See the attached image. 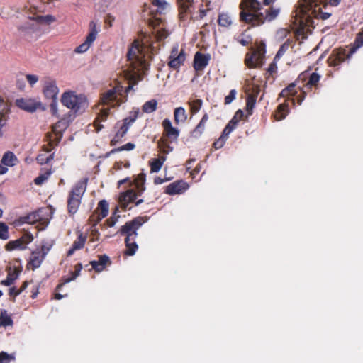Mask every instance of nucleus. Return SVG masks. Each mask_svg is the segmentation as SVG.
<instances>
[{"mask_svg": "<svg viewBox=\"0 0 363 363\" xmlns=\"http://www.w3.org/2000/svg\"><path fill=\"white\" fill-rule=\"evenodd\" d=\"M191 111L192 113H196L202 106V101L201 99H196L189 102Z\"/></svg>", "mask_w": 363, "mask_h": 363, "instance_id": "nucleus-42", "label": "nucleus"}, {"mask_svg": "<svg viewBox=\"0 0 363 363\" xmlns=\"http://www.w3.org/2000/svg\"><path fill=\"white\" fill-rule=\"evenodd\" d=\"M42 82V91L45 97L55 101L59 94V89L57 86L56 80L50 77H45Z\"/></svg>", "mask_w": 363, "mask_h": 363, "instance_id": "nucleus-10", "label": "nucleus"}, {"mask_svg": "<svg viewBox=\"0 0 363 363\" xmlns=\"http://www.w3.org/2000/svg\"><path fill=\"white\" fill-rule=\"evenodd\" d=\"M137 111L130 113V116L123 121H118L115 125L116 133L111 140V143L116 145L121 141L122 138L127 133L130 126L133 123L138 117Z\"/></svg>", "mask_w": 363, "mask_h": 363, "instance_id": "nucleus-7", "label": "nucleus"}, {"mask_svg": "<svg viewBox=\"0 0 363 363\" xmlns=\"http://www.w3.org/2000/svg\"><path fill=\"white\" fill-rule=\"evenodd\" d=\"M109 261V258L106 255H102L99 257L98 260H94L91 262V265L93 269H94L96 272H101L106 267V264Z\"/></svg>", "mask_w": 363, "mask_h": 363, "instance_id": "nucleus-26", "label": "nucleus"}, {"mask_svg": "<svg viewBox=\"0 0 363 363\" xmlns=\"http://www.w3.org/2000/svg\"><path fill=\"white\" fill-rule=\"evenodd\" d=\"M109 113V108H103L101 110L100 114L99 115V116L96 118L94 123V125L97 132L100 131L104 128V125H101V123L104 122L107 120Z\"/></svg>", "mask_w": 363, "mask_h": 363, "instance_id": "nucleus-24", "label": "nucleus"}, {"mask_svg": "<svg viewBox=\"0 0 363 363\" xmlns=\"http://www.w3.org/2000/svg\"><path fill=\"white\" fill-rule=\"evenodd\" d=\"M91 235L93 236V238L94 239L98 240L99 239V232L96 229H93L91 230Z\"/></svg>", "mask_w": 363, "mask_h": 363, "instance_id": "nucleus-62", "label": "nucleus"}, {"mask_svg": "<svg viewBox=\"0 0 363 363\" xmlns=\"http://www.w3.org/2000/svg\"><path fill=\"white\" fill-rule=\"evenodd\" d=\"M206 125L199 122L195 129L191 132V135L194 138L199 137L204 131Z\"/></svg>", "mask_w": 363, "mask_h": 363, "instance_id": "nucleus-44", "label": "nucleus"}, {"mask_svg": "<svg viewBox=\"0 0 363 363\" xmlns=\"http://www.w3.org/2000/svg\"><path fill=\"white\" fill-rule=\"evenodd\" d=\"M153 48L147 37L143 40L142 43L138 40L133 41L127 54L129 64L123 71L125 78L133 84L141 80L145 72L149 68V64L145 59L146 49L153 50Z\"/></svg>", "mask_w": 363, "mask_h": 363, "instance_id": "nucleus-1", "label": "nucleus"}, {"mask_svg": "<svg viewBox=\"0 0 363 363\" xmlns=\"http://www.w3.org/2000/svg\"><path fill=\"white\" fill-rule=\"evenodd\" d=\"M166 159H167V157L165 156H161L159 158L152 159V160H150L149 164L150 166L151 172H158L161 169Z\"/></svg>", "mask_w": 363, "mask_h": 363, "instance_id": "nucleus-29", "label": "nucleus"}, {"mask_svg": "<svg viewBox=\"0 0 363 363\" xmlns=\"http://www.w3.org/2000/svg\"><path fill=\"white\" fill-rule=\"evenodd\" d=\"M45 257L42 255L40 252H33L30 257V261L28 264V268L32 270H35L38 268L41 265Z\"/></svg>", "mask_w": 363, "mask_h": 363, "instance_id": "nucleus-20", "label": "nucleus"}, {"mask_svg": "<svg viewBox=\"0 0 363 363\" xmlns=\"http://www.w3.org/2000/svg\"><path fill=\"white\" fill-rule=\"evenodd\" d=\"M155 33V38L157 40L160 41L166 38L169 35V32L166 30L164 24L159 18H155L151 22Z\"/></svg>", "mask_w": 363, "mask_h": 363, "instance_id": "nucleus-17", "label": "nucleus"}, {"mask_svg": "<svg viewBox=\"0 0 363 363\" xmlns=\"http://www.w3.org/2000/svg\"><path fill=\"white\" fill-rule=\"evenodd\" d=\"M8 238V227L5 223L0 222V239L6 240Z\"/></svg>", "mask_w": 363, "mask_h": 363, "instance_id": "nucleus-49", "label": "nucleus"}, {"mask_svg": "<svg viewBox=\"0 0 363 363\" xmlns=\"http://www.w3.org/2000/svg\"><path fill=\"white\" fill-rule=\"evenodd\" d=\"M259 92V89L258 86H256L255 88H253L252 92L248 94L246 104V110L248 112V115L252 114V109L254 108V106L255 105L256 99Z\"/></svg>", "mask_w": 363, "mask_h": 363, "instance_id": "nucleus-22", "label": "nucleus"}, {"mask_svg": "<svg viewBox=\"0 0 363 363\" xmlns=\"http://www.w3.org/2000/svg\"><path fill=\"white\" fill-rule=\"evenodd\" d=\"M174 122L177 124L184 123L187 119V113L183 107H178L174 111Z\"/></svg>", "mask_w": 363, "mask_h": 363, "instance_id": "nucleus-27", "label": "nucleus"}, {"mask_svg": "<svg viewBox=\"0 0 363 363\" xmlns=\"http://www.w3.org/2000/svg\"><path fill=\"white\" fill-rule=\"evenodd\" d=\"M120 218L119 215H116V212H115L113 216H111L108 219L106 220V223L102 225V229L104 230H106L107 228L113 227L116 223L118 222V218Z\"/></svg>", "mask_w": 363, "mask_h": 363, "instance_id": "nucleus-40", "label": "nucleus"}, {"mask_svg": "<svg viewBox=\"0 0 363 363\" xmlns=\"http://www.w3.org/2000/svg\"><path fill=\"white\" fill-rule=\"evenodd\" d=\"M218 24L223 27L230 26L232 24V17L226 13H220L218 16Z\"/></svg>", "mask_w": 363, "mask_h": 363, "instance_id": "nucleus-35", "label": "nucleus"}, {"mask_svg": "<svg viewBox=\"0 0 363 363\" xmlns=\"http://www.w3.org/2000/svg\"><path fill=\"white\" fill-rule=\"evenodd\" d=\"M189 188L187 183L178 181L169 184L165 189V193L169 195L182 194Z\"/></svg>", "mask_w": 363, "mask_h": 363, "instance_id": "nucleus-18", "label": "nucleus"}, {"mask_svg": "<svg viewBox=\"0 0 363 363\" xmlns=\"http://www.w3.org/2000/svg\"><path fill=\"white\" fill-rule=\"evenodd\" d=\"M33 240V237L31 234H24L19 239L9 241L5 246L7 251H12L15 250H23L27 247V245Z\"/></svg>", "mask_w": 363, "mask_h": 363, "instance_id": "nucleus-13", "label": "nucleus"}, {"mask_svg": "<svg viewBox=\"0 0 363 363\" xmlns=\"http://www.w3.org/2000/svg\"><path fill=\"white\" fill-rule=\"evenodd\" d=\"M33 17L40 28L42 25L48 26L56 21V18L50 14L45 16L34 15Z\"/></svg>", "mask_w": 363, "mask_h": 363, "instance_id": "nucleus-25", "label": "nucleus"}, {"mask_svg": "<svg viewBox=\"0 0 363 363\" xmlns=\"http://www.w3.org/2000/svg\"><path fill=\"white\" fill-rule=\"evenodd\" d=\"M61 103L74 113H82L88 108L87 97L83 94H77L74 91L64 92L61 96Z\"/></svg>", "mask_w": 363, "mask_h": 363, "instance_id": "nucleus-4", "label": "nucleus"}, {"mask_svg": "<svg viewBox=\"0 0 363 363\" xmlns=\"http://www.w3.org/2000/svg\"><path fill=\"white\" fill-rule=\"evenodd\" d=\"M101 104L110 106L112 108L120 106L121 101L118 96V89L113 88L101 94Z\"/></svg>", "mask_w": 363, "mask_h": 363, "instance_id": "nucleus-14", "label": "nucleus"}, {"mask_svg": "<svg viewBox=\"0 0 363 363\" xmlns=\"http://www.w3.org/2000/svg\"><path fill=\"white\" fill-rule=\"evenodd\" d=\"M51 159L52 155L48 156L46 154H40L36 158L38 162L40 164L48 163Z\"/></svg>", "mask_w": 363, "mask_h": 363, "instance_id": "nucleus-52", "label": "nucleus"}, {"mask_svg": "<svg viewBox=\"0 0 363 363\" xmlns=\"http://www.w3.org/2000/svg\"><path fill=\"white\" fill-rule=\"evenodd\" d=\"M326 6H321L318 0H300L294 16V23L301 28L313 24V18L328 19L331 13L324 11Z\"/></svg>", "mask_w": 363, "mask_h": 363, "instance_id": "nucleus-3", "label": "nucleus"}, {"mask_svg": "<svg viewBox=\"0 0 363 363\" xmlns=\"http://www.w3.org/2000/svg\"><path fill=\"white\" fill-rule=\"evenodd\" d=\"M226 138H227V137L225 135H224L223 134H222V135L220 137V138L213 143V147L216 149H219V148L222 147L225 143Z\"/></svg>", "mask_w": 363, "mask_h": 363, "instance_id": "nucleus-54", "label": "nucleus"}, {"mask_svg": "<svg viewBox=\"0 0 363 363\" xmlns=\"http://www.w3.org/2000/svg\"><path fill=\"white\" fill-rule=\"evenodd\" d=\"M185 60L184 51L183 50L179 51L178 45H176L171 50L168 65L174 69H178L184 64Z\"/></svg>", "mask_w": 363, "mask_h": 363, "instance_id": "nucleus-12", "label": "nucleus"}, {"mask_svg": "<svg viewBox=\"0 0 363 363\" xmlns=\"http://www.w3.org/2000/svg\"><path fill=\"white\" fill-rule=\"evenodd\" d=\"M52 247V244H49V243H43L42 245H41V249L39 252H41L42 255H43L45 257L46 256V255L48 253V252L50 251V248Z\"/></svg>", "mask_w": 363, "mask_h": 363, "instance_id": "nucleus-56", "label": "nucleus"}, {"mask_svg": "<svg viewBox=\"0 0 363 363\" xmlns=\"http://www.w3.org/2000/svg\"><path fill=\"white\" fill-rule=\"evenodd\" d=\"M15 359V357L12 354H9L5 352H0V363H10L11 361Z\"/></svg>", "mask_w": 363, "mask_h": 363, "instance_id": "nucleus-46", "label": "nucleus"}, {"mask_svg": "<svg viewBox=\"0 0 363 363\" xmlns=\"http://www.w3.org/2000/svg\"><path fill=\"white\" fill-rule=\"evenodd\" d=\"M74 114L69 113L53 125L52 131L56 136V139L58 140H60L62 132L67 129L69 124L74 119Z\"/></svg>", "mask_w": 363, "mask_h": 363, "instance_id": "nucleus-15", "label": "nucleus"}, {"mask_svg": "<svg viewBox=\"0 0 363 363\" xmlns=\"http://www.w3.org/2000/svg\"><path fill=\"white\" fill-rule=\"evenodd\" d=\"M285 52V46L283 45L280 49L278 51L277 55H276V57H280L281 55H282L284 54V52Z\"/></svg>", "mask_w": 363, "mask_h": 363, "instance_id": "nucleus-63", "label": "nucleus"}, {"mask_svg": "<svg viewBox=\"0 0 363 363\" xmlns=\"http://www.w3.org/2000/svg\"><path fill=\"white\" fill-rule=\"evenodd\" d=\"M135 148V144L132 143H128L121 147H120L118 148V150L119 151H123V150H126V151H130V150H132Z\"/></svg>", "mask_w": 363, "mask_h": 363, "instance_id": "nucleus-58", "label": "nucleus"}, {"mask_svg": "<svg viewBox=\"0 0 363 363\" xmlns=\"http://www.w3.org/2000/svg\"><path fill=\"white\" fill-rule=\"evenodd\" d=\"M263 54L259 50H253L252 52L247 54L245 60V65L250 67H257L262 63Z\"/></svg>", "mask_w": 363, "mask_h": 363, "instance_id": "nucleus-16", "label": "nucleus"}, {"mask_svg": "<svg viewBox=\"0 0 363 363\" xmlns=\"http://www.w3.org/2000/svg\"><path fill=\"white\" fill-rule=\"evenodd\" d=\"M158 146L160 147V151L164 154H168L173 150V148L170 147L169 144H167L165 141L163 140L160 141L158 143Z\"/></svg>", "mask_w": 363, "mask_h": 363, "instance_id": "nucleus-47", "label": "nucleus"}, {"mask_svg": "<svg viewBox=\"0 0 363 363\" xmlns=\"http://www.w3.org/2000/svg\"><path fill=\"white\" fill-rule=\"evenodd\" d=\"M288 113V105L286 104H281L278 106L277 111L274 114V117L276 120L281 121L286 117Z\"/></svg>", "mask_w": 363, "mask_h": 363, "instance_id": "nucleus-34", "label": "nucleus"}, {"mask_svg": "<svg viewBox=\"0 0 363 363\" xmlns=\"http://www.w3.org/2000/svg\"><path fill=\"white\" fill-rule=\"evenodd\" d=\"M23 223L28 224H34L40 219L38 212H33L23 217Z\"/></svg>", "mask_w": 363, "mask_h": 363, "instance_id": "nucleus-38", "label": "nucleus"}, {"mask_svg": "<svg viewBox=\"0 0 363 363\" xmlns=\"http://www.w3.org/2000/svg\"><path fill=\"white\" fill-rule=\"evenodd\" d=\"M26 78L30 86H33L39 80L38 77L35 74H28L26 76Z\"/></svg>", "mask_w": 363, "mask_h": 363, "instance_id": "nucleus-53", "label": "nucleus"}, {"mask_svg": "<svg viewBox=\"0 0 363 363\" xmlns=\"http://www.w3.org/2000/svg\"><path fill=\"white\" fill-rule=\"evenodd\" d=\"M21 293V290H17L15 287H12L9 289V295L12 296H16Z\"/></svg>", "mask_w": 363, "mask_h": 363, "instance_id": "nucleus-61", "label": "nucleus"}, {"mask_svg": "<svg viewBox=\"0 0 363 363\" xmlns=\"http://www.w3.org/2000/svg\"><path fill=\"white\" fill-rule=\"evenodd\" d=\"M320 79V76L316 72H313L311 74L309 80L306 84V88H309L313 86H316Z\"/></svg>", "mask_w": 363, "mask_h": 363, "instance_id": "nucleus-41", "label": "nucleus"}, {"mask_svg": "<svg viewBox=\"0 0 363 363\" xmlns=\"http://www.w3.org/2000/svg\"><path fill=\"white\" fill-rule=\"evenodd\" d=\"M85 242L86 238L81 234L78 239L74 242L72 248H70L67 252L68 256L72 255L75 250L82 249L84 247Z\"/></svg>", "mask_w": 363, "mask_h": 363, "instance_id": "nucleus-33", "label": "nucleus"}, {"mask_svg": "<svg viewBox=\"0 0 363 363\" xmlns=\"http://www.w3.org/2000/svg\"><path fill=\"white\" fill-rule=\"evenodd\" d=\"M80 269H81V267H80L79 269H77V270H76V272H75V273H74V274L71 278L67 279L65 280V281L63 283V284H65V283H68V282H69V281H71L74 280V279H75V278L79 275V272H80ZM62 285V284H60V285L58 286V287H60Z\"/></svg>", "mask_w": 363, "mask_h": 363, "instance_id": "nucleus-60", "label": "nucleus"}, {"mask_svg": "<svg viewBox=\"0 0 363 363\" xmlns=\"http://www.w3.org/2000/svg\"><path fill=\"white\" fill-rule=\"evenodd\" d=\"M236 125H237L235 123L234 121L230 120L223 130V134L228 137V135L235 128Z\"/></svg>", "mask_w": 363, "mask_h": 363, "instance_id": "nucleus-50", "label": "nucleus"}, {"mask_svg": "<svg viewBox=\"0 0 363 363\" xmlns=\"http://www.w3.org/2000/svg\"><path fill=\"white\" fill-rule=\"evenodd\" d=\"M18 159L16 155L11 152H6L3 155L1 162L3 164L9 167H13L16 164Z\"/></svg>", "mask_w": 363, "mask_h": 363, "instance_id": "nucleus-31", "label": "nucleus"}, {"mask_svg": "<svg viewBox=\"0 0 363 363\" xmlns=\"http://www.w3.org/2000/svg\"><path fill=\"white\" fill-rule=\"evenodd\" d=\"M340 1V0H328L329 4L334 6L338 5Z\"/></svg>", "mask_w": 363, "mask_h": 363, "instance_id": "nucleus-64", "label": "nucleus"}, {"mask_svg": "<svg viewBox=\"0 0 363 363\" xmlns=\"http://www.w3.org/2000/svg\"><path fill=\"white\" fill-rule=\"evenodd\" d=\"M136 194L133 190H128L126 192L121 194L119 202L121 206L125 208L128 204L136 199Z\"/></svg>", "mask_w": 363, "mask_h": 363, "instance_id": "nucleus-23", "label": "nucleus"}, {"mask_svg": "<svg viewBox=\"0 0 363 363\" xmlns=\"http://www.w3.org/2000/svg\"><path fill=\"white\" fill-rule=\"evenodd\" d=\"M180 9V15L183 18L184 13L188 12L192 4L193 0H177Z\"/></svg>", "mask_w": 363, "mask_h": 363, "instance_id": "nucleus-37", "label": "nucleus"}, {"mask_svg": "<svg viewBox=\"0 0 363 363\" xmlns=\"http://www.w3.org/2000/svg\"><path fill=\"white\" fill-rule=\"evenodd\" d=\"M20 271L15 268L12 272H9L6 279L2 280L1 284L4 286H11L18 279Z\"/></svg>", "mask_w": 363, "mask_h": 363, "instance_id": "nucleus-32", "label": "nucleus"}, {"mask_svg": "<svg viewBox=\"0 0 363 363\" xmlns=\"http://www.w3.org/2000/svg\"><path fill=\"white\" fill-rule=\"evenodd\" d=\"M86 189V180L79 181L72 189L68 198V211L71 214L77 212L81 200Z\"/></svg>", "mask_w": 363, "mask_h": 363, "instance_id": "nucleus-6", "label": "nucleus"}, {"mask_svg": "<svg viewBox=\"0 0 363 363\" xmlns=\"http://www.w3.org/2000/svg\"><path fill=\"white\" fill-rule=\"evenodd\" d=\"M0 324L3 326H9L13 324V321L6 313H1L0 315Z\"/></svg>", "mask_w": 363, "mask_h": 363, "instance_id": "nucleus-45", "label": "nucleus"}, {"mask_svg": "<svg viewBox=\"0 0 363 363\" xmlns=\"http://www.w3.org/2000/svg\"><path fill=\"white\" fill-rule=\"evenodd\" d=\"M355 45L356 48H354L351 50L352 54L355 52L357 48H359L360 46H363V32L359 33L357 36Z\"/></svg>", "mask_w": 363, "mask_h": 363, "instance_id": "nucleus-51", "label": "nucleus"}, {"mask_svg": "<svg viewBox=\"0 0 363 363\" xmlns=\"http://www.w3.org/2000/svg\"><path fill=\"white\" fill-rule=\"evenodd\" d=\"M16 103L18 107L28 112L32 113L38 109L45 110V107L42 102L36 99H17Z\"/></svg>", "mask_w": 363, "mask_h": 363, "instance_id": "nucleus-11", "label": "nucleus"}, {"mask_svg": "<svg viewBox=\"0 0 363 363\" xmlns=\"http://www.w3.org/2000/svg\"><path fill=\"white\" fill-rule=\"evenodd\" d=\"M100 31V26L96 21H91L89 25V33L85 38L84 41L77 46L74 52L78 54H82L88 51L97 38Z\"/></svg>", "mask_w": 363, "mask_h": 363, "instance_id": "nucleus-8", "label": "nucleus"}, {"mask_svg": "<svg viewBox=\"0 0 363 363\" xmlns=\"http://www.w3.org/2000/svg\"><path fill=\"white\" fill-rule=\"evenodd\" d=\"M97 213H98V220L103 219L106 217L108 213V203L105 200H101L99 201L98 208H97Z\"/></svg>", "mask_w": 363, "mask_h": 363, "instance_id": "nucleus-30", "label": "nucleus"}, {"mask_svg": "<svg viewBox=\"0 0 363 363\" xmlns=\"http://www.w3.org/2000/svg\"><path fill=\"white\" fill-rule=\"evenodd\" d=\"M152 6L160 13H164L170 9V4L165 0H152Z\"/></svg>", "mask_w": 363, "mask_h": 363, "instance_id": "nucleus-28", "label": "nucleus"}, {"mask_svg": "<svg viewBox=\"0 0 363 363\" xmlns=\"http://www.w3.org/2000/svg\"><path fill=\"white\" fill-rule=\"evenodd\" d=\"M236 94H237V91L235 89H232L230 91V94L225 96V104H230L235 99Z\"/></svg>", "mask_w": 363, "mask_h": 363, "instance_id": "nucleus-55", "label": "nucleus"}, {"mask_svg": "<svg viewBox=\"0 0 363 363\" xmlns=\"http://www.w3.org/2000/svg\"><path fill=\"white\" fill-rule=\"evenodd\" d=\"M211 59L209 54L203 55L201 52H196L194 60V67L196 71H202L208 64Z\"/></svg>", "mask_w": 363, "mask_h": 363, "instance_id": "nucleus-19", "label": "nucleus"}, {"mask_svg": "<svg viewBox=\"0 0 363 363\" xmlns=\"http://www.w3.org/2000/svg\"><path fill=\"white\" fill-rule=\"evenodd\" d=\"M21 36L27 40L36 39L40 34V28L33 16H29L28 21L18 27Z\"/></svg>", "mask_w": 363, "mask_h": 363, "instance_id": "nucleus-9", "label": "nucleus"}, {"mask_svg": "<svg viewBox=\"0 0 363 363\" xmlns=\"http://www.w3.org/2000/svg\"><path fill=\"white\" fill-rule=\"evenodd\" d=\"M243 116V112L241 110H238L233 118L231 119L232 121H234L235 123L237 125L238 123L242 119Z\"/></svg>", "mask_w": 363, "mask_h": 363, "instance_id": "nucleus-57", "label": "nucleus"}, {"mask_svg": "<svg viewBox=\"0 0 363 363\" xmlns=\"http://www.w3.org/2000/svg\"><path fill=\"white\" fill-rule=\"evenodd\" d=\"M115 21V18L114 16L110 15V14H108L106 16V18H105V23L109 26V27H111L113 26V23Z\"/></svg>", "mask_w": 363, "mask_h": 363, "instance_id": "nucleus-59", "label": "nucleus"}, {"mask_svg": "<svg viewBox=\"0 0 363 363\" xmlns=\"http://www.w3.org/2000/svg\"><path fill=\"white\" fill-rule=\"evenodd\" d=\"M162 126L164 128V131L165 134L169 137L172 138L174 139H177L179 135V130L173 127L172 125V122L169 119L166 118L162 122Z\"/></svg>", "mask_w": 363, "mask_h": 363, "instance_id": "nucleus-21", "label": "nucleus"}, {"mask_svg": "<svg viewBox=\"0 0 363 363\" xmlns=\"http://www.w3.org/2000/svg\"><path fill=\"white\" fill-rule=\"evenodd\" d=\"M240 19L252 26H259L276 19L280 13L278 7H270L264 11L259 0H242Z\"/></svg>", "mask_w": 363, "mask_h": 363, "instance_id": "nucleus-2", "label": "nucleus"}, {"mask_svg": "<svg viewBox=\"0 0 363 363\" xmlns=\"http://www.w3.org/2000/svg\"><path fill=\"white\" fill-rule=\"evenodd\" d=\"M345 50L337 51L336 52L335 55L330 57V63L333 65L336 66L338 64H340V62H343L345 60Z\"/></svg>", "mask_w": 363, "mask_h": 363, "instance_id": "nucleus-39", "label": "nucleus"}, {"mask_svg": "<svg viewBox=\"0 0 363 363\" xmlns=\"http://www.w3.org/2000/svg\"><path fill=\"white\" fill-rule=\"evenodd\" d=\"M144 220L143 218L138 217L130 222L126 223L120 229L119 232L122 235H126L125 244L127 250L125 254L132 256L135 255L138 250V245L135 242H130V240L137 235V230L143 225Z\"/></svg>", "mask_w": 363, "mask_h": 363, "instance_id": "nucleus-5", "label": "nucleus"}, {"mask_svg": "<svg viewBox=\"0 0 363 363\" xmlns=\"http://www.w3.org/2000/svg\"><path fill=\"white\" fill-rule=\"evenodd\" d=\"M295 84L291 83L286 88L283 89L280 94L281 96L286 97L288 96L294 95L296 91H294Z\"/></svg>", "mask_w": 363, "mask_h": 363, "instance_id": "nucleus-43", "label": "nucleus"}, {"mask_svg": "<svg viewBox=\"0 0 363 363\" xmlns=\"http://www.w3.org/2000/svg\"><path fill=\"white\" fill-rule=\"evenodd\" d=\"M157 102L155 99L148 101L143 106V111L147 113H151L157 109Z\"/></svg>", "mask_w": 363, "mask_h": 363, "instance_id": "nucleus-36", "label": "nucleus"}, {"mask_svg": "<svg viewBox=\"0 0 363 363\" xmlns=\"http://www.w3.org/2000/svg\"><path fill=\"white\" fill-rule=\"evenodd\" d=\"M50 172H46L43 174H41L38 177H36L34 180V182L37 185H41L43 183H44L50 177Z\"/></svg>", "mask_w": 363, "mask_h": 363, "instance_id": "nucleus-48", "label": "nucleus"}]
</instances>
